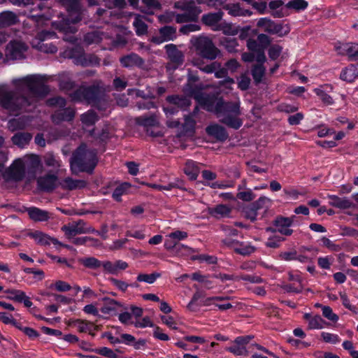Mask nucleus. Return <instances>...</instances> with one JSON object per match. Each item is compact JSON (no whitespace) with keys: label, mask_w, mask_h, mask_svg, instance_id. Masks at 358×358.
Wrapping results in <instances>:
<instances>
[{"label":"nucleus","mask_w":358,"mask_h":358,"mask_svg":"<svg viewBox=\"0 0 358 358\" xmlns=\"http://www.w3.org/2000/svg\"><path fill=\"white\" fill-rule=\"evenodd\" d=\"M12 83L16 87V92L0 87V104L13 115L31 110L37 101L49 92L44 77L40 75L15 78Z\"/></svg>","instance_id":"1"},{"label":"nucleus","mask_w":358,"mask_h":358,"mask_svg":"<svg viewBox=\"0 0 358 358\" xmlns=\"http://www.w3.org/2000/svg\"><path fill=\"white\" fill-rule=\"evenodd\" d=\"M194 96L199 104L206 110L215 113L221 123L234 129H238L243 125L240 101H224L201 93H196Z\"/></svg>","instance_id":"2"},{"label":"nucleus","mask_w":358,"mask_h":358,"mask_svg":"<svg viewBox=\"0 0 358 358\" xmlns=\"http://www.w3.org/2000/svg\"><path fill=\"white\" fill-rule=\"evenodd\" d=\"M96 163V152L87 149L86 145L82 144L73 152L71 158V170L75 174L79 172L92 173Z\"/></svg>","instance_id":"3"},{"label":"nucleus","mask_w":358,"mask_h":358,"mask_svg":"<svg viewBox=\"0 0 358 358\" xmlns=\"http://www.w3.org/2000/svg\"><path fill=\"white\" fill-rule=\"evenodd\" d=\"M175 8L182 10L181 13L175 15V20L178 23L196 22L201 10L194 5V0H180L175 3ZM174 16L173 13H166L159 17L163 22L171 21Z\"/></svg>","instance_id":"4"},{"label":"nucleus","mask_w":358,"mask_h":358,"mask_svg":"<svg viewBox=\"0 0 358 358\" xmlns=\"http://www.w3.org/2000/svg\"><path fill=\"white\" fill-rule=\"evenodd\" d=\"M224 13L218 10L215 13H209L205 14L201 17L202 22L208 27H210L213 31H222L224 34L228 35H234L237 34V30L232 27L231 24L226 22H221Z\"/></svg>","instance_id":"5"},{"label":"nucleus","mask_w":358,"mask_h":358,"mask_svg":"<svg viewBox=\"0 0 358 358\" xmlns=\"http://www.w3.org/2000/svg\"><path fill=\"white\" fill-rule=\"evenodd\" d=\"M191 42L196 53L202 58L213 60L219 54V50L208 37L203 36L194 37L192 38Z\"/></svg>","instance_id":"6"},{"label":"nucleus","mask_w":358,"mask_h":358,"mask_svg":"<svg viewBox=\"0 0 358 358\" xmlns=\"http://www.w3.org/2000/svg\"><path fill=\"white\" fill-rule=\"evenodd\" d=\"M47 104L50 106L59 107V110L55 111L52 115V121L59 123L61 121H71L75 116V110L72 108H64L66 100L60 96L49 99Z\"/></svg>","instance_id":"7"},{"label":"nucleus","mask_w":358,"mask_h":358,"mask_svg":"<svg viewBox=\"0 0 358 358\" xmlns=\"http://www.w3.org/2000/svg\"><path fill=\"white\" fill-rule=\"evenodd\" d=\"M26 172V184L36 178L37 171L42 169L41 160L37 155H27L20 158Z\"/></svg>","instance_id":"8"},{"label":"nucleus","mask_w":358,"mask_h":358,"mask_svg":"<svg viewBox=\"0 0 358 358\" xmlns=\"http://www.w3.org/2000/svg\"><path fill=\"white\" fill-rule=\"evenodd\" d=\"M70 96L73 101H86L88 103L96 104L100 96L99 89L95 86H82L71 94Z\"/></svg>","instance_id":"9"},{"label":"nucleus","mask_w":358,"mask_h":358,"mask_svg":"<svg viewBox=\"0 0 358 358\" xmlns=\"http://www.w3.org/2000/svg\"><path fill=\"white\" fill-rule=\"evenodd\" d=\"M26 172L20 158L13 161L11 165L3 172V177L7 181H26Z\"/></svg>","instance_id":"10"},{"label":"nucleus","mask_w":358,"mask_h":358,"mask_svg":"<svg viewBox=\"0 0 358 358\" xmlns=\"http://www.w3.org/2000/svg\"><path fill=\"white\" fill-rule=\"evenodd\" d=\"M66 55L73 59L77 65L88 66L99 64V59L91 55H86L80 47H76L66 52Z\"/></svg>","instance_id":"11"},{"label":"nucleus","mask_w":358,"mask_h":358,"mask_svg":"<svg viewBox=\"0 0 358 358\" xmlns=\"http://www.w3.org/2000/svg\"><path fill=\"white\" fill-rule=\"evenodd\" d=\"M62 231L68 238H71L76 235L90 233L94 231V229L87 227L86 223L82 220L71 222L62 227Z\"/></svg>","instance_id":"12"},{"label":"nucleus","mask_w":358,"mask_h":358,"mask_svg":"<svg viewBox=\"0 0 358 358\" xmlns=\"http://www.w3.org/2000/svg\"><path fill=\"white\" fill-rule=\"evenodd\" d=\"M27 45L21 41H10L6 45L5 55L8 59H21L24 58Z\"/></svg>","instance_id":"13"},{"label":"nucleus","mask_w":358,"mask_h":358,"mask_svg":"<svg viewBox=\"0 0 358 358\" xmlns=\"http://www.w3.org/2000/svg\"><path fill=\"white\" fill-rule=\"evenodd\" d=\"M105 5L108 9L99 8L96 14L97 15L99 20L103 22H110V17L113 15V12L110 10L113 8H122L126 5L125 0H104Z\"/></svg>","instance_id":"14"},{"label":"nucleus","mask_w":358,"mask_h":358,"mask_svg":"<svg viewBox=\"0 0 358 358\" xmlns=\"http://www.w3.org/2000/svg\"><path fill=\"white\" fill-rule=\"evenodd\" d=\"M53 36H55L53 32L42 31L38 34L36 41L32 42V45L34 48L38 49L41 52L55 53L57 51V48L52 43H44V41L52 37Z\"/></svg>","instance_id":"15"},{"label":"nucleus","mask_w":358,"mask_h":358,"mask_svg":"<svg viewBox=\"0 0 358 358\" xmlns=\"http://www.w3.org/2000/svg\"><path fill=\"white\" fill-rule=\"evenodd\" d=\"M165 50L171 61L166 67L168 70L176 69L183 63L184 55L175 45L168 44L165 46Z\"/></svg>","instance_id":"16"},{"label":"nucleus","mask_w":358,"mask_h":358,"mask_svg":"<svg viewBox=\"0 0 358 358\" xmlns=\"http://www.w3.org/2000/svg\"><path fill=\"white\" fill-rule=\"evenodd\" d=\"M187 237V232L180 230H174L166 236L164 248L167 250H173L174 248L180 245L179 241L185 240Z\"/></svg>","instance_id":"17"},{"label":"nucleus","mask_w":358,"mask_h":358,"mask_svg":"<svg viewBox=\"0 0 358 358\" xmlns=\"http://www.w3.org/2000/svg\"><path fill=\"white\" fill-rule=\"evenodd\" d=\"M336 49L339 55L348 56L350 60H358L357 43H343L338 46H336Z\"/></svg>","instance_id":"18"},{"label":"nucleus","mask_w":358,"mask_h":358,"mask_svg":"<svg viewBox=\"0 0 358 358\" xmlns=\"http://www.w3.org/2000/svg\"><path fill=\"white\" fill-rule=\"evenodd\" d=\"M58 177L55 173H48L37 178L38 187L44 191H51L57 187Z\"/></svg>","instance_id":"19"},{"label":"nucleus","mask_w":358,"mask_h":358,"mask_svg":"<svg viewBox=\"0 0 358 358\" xmlns=\"http://www.w3.org/2000/svg\"><path fill=\"white\" fill-rule=\"evenodd\" d=\"M303 319L308 323V329H322L329 326V323L326 322L320 315H311L305 313Z\"/></svg>","instance_id":"20"},{"label":"nucleus","mask_w":358,"mask_h":358,"mask_svg":"<svg viewBox=\"0 0 358 358\" xmlns=\"http://www.w3.org/2000/svg\"><path fill=\"white\" fill-rule=\"evenodd\" d=\"M128 266V264L126 262L120 259L114 262L110 261H104L103 270L106 273L117 275L120 271L125 270Z\"/></svg>","instance_id":"21"},{"label":"nucleus","mask_w":358,"mask_h":358,"mask_svg":"<svg viewBox=\"0 0 358 358\" xmlns=\"http://www.w3.org/2000/svg\"><path fill=\"white\" fill-rule=\"evenodd\" d=\"M18 22V16L15 13L9 10L0 13V28L13 26Z\"/></svg>","instance_id":"22"},{"label":"nucleus","mask_w":358,"mask_h":358,"mask_svg":"<svg viewBox=\"0 0 358 358\" xmlns=\"http://www.w3.org/2000/svg\"><path fill=\"white\" fill-rule=\"evenodd\" d=\"M43 160L45 165L51 168L52 171L57 172L62 166V161L59 157L52 152H47L43 156Z\"/></svg>","instance_id":"23"},{"label":"nucleus","mask_w":358,"mask_h":358,"mask_svg":"<svg viewBox=\"0 0 358 358\" xmlns=\"http://www.w3.org/2000/svg\"><path fill=\"white\" fill-rule=\"evenodd\" d=\"M206 130L208 135L215 137L219 141H223L228 138V134L226 129L222 126L217 124L207 127Z\"/></svg>","instance_id":"24"},{"label":"nucleus","mask_w":358,"mask_h":358,"mask_svg":"<svg viewBox=\"0 0 358 358\" xmlns=\"http://www.w3.org/2000/svg\"><path fill=\"white\" fill-rule=\"evenodd\" d=\"M340 78L348 83L353 82L358 78V64H350L344 68L341 72Z\"/></svg>","instance_id":"25"},{"label":"nucleus","mask_w":358,"mask_h":358,"mask_svg":"<svg viewBox=\"0 0 358 358\" xmlns=\"http://www.w3.org/2000/svg\"><path fill=\"white\" fill-rule=\"evenodd\" d=\"M28 236L33 238L37 244L41 245H50L51 243L54 244L58 243V241L50 237L48 235L40 231H35L28 234Z\"/></svg>","instance_id":"26"},{"label":"nucleus","mask_w":358,"mask_h":358,"mask_svg":"<svg viewBox=\"0 0 358 358\" xmlns=\"http://www.w3.org/2000/svg\"><path fill=\"white\" fill-rule=\"evenodd\" d=\"M29 217L35 222L47 221L50 218L48 211L36 207H30L27 209Z\"/></svg>","instance_id":"27"},{"label":"nucleus","mask_w":358,"mask_h":358,"mask_svg":"<svg viewBox=\"0 0 358 358\" xmlns=\"http://www.w3.org/2000/svg\"><path fill=\"white\" fill-rule=\"evenodd\" d=\"M208 213L216 218H222L229 217L231 208L227 205L219 204L215 207L208 208Z\"/></svg>","instance_id":"28"},{"label":"nucleus","mask_w":358,"mask_h":358,"mask_svg":"<svg viewBox=\"0 0 358 358\" xmlns=\"http://www.w3.org/2000/svg\"><path fill=\"white\" fill-rule=\"evenodd\" d=\"M324 88H329L330 91H332L333 87L329 85H325L323 86H320V87L315 88L313 90V92L315 94L319 97L321 101L327 105L331 106L333 105L334 101L333 98L327 92Z\"/></svg>","instance_id":"29"},{"label":"nucleus","mask_w":358,"mask_h":358,"mask_svg":"<svg viewBox=\"0 0 358 358\" xmlns=\"http://www.w3.org/2000/svg\"><path fill=\"white\" fill-rule=\"evenodd\" d=\"M329 205L340 209H348L351 208L352 203L346 197H338L336 195H328Z\"/></svg>","instance_id":"30"},{"label":"nucleus","mask_w":358,"mask_h":358,"mask_svg":"<svg viewBox=\"0 0 358 358\" xmlns=\"http://www.w3.org/2000/svg\"><path fill=\"white\" fill-rule=\"evenodd\" d=\"M132 15L134 17L133 26L136 34L138 36L145 34L148 31V26L145 24L146 17L138 14H133Z\"/></svg>","instance_id":"31"},{"label":"nucleus","mask_w":358,"mask_h":358,"mask_svg":"<svg viewBox=\"0 0 358 358\" xmlns=\"http://www.w3.org/2000/svg\"><path fill=\"white\" fill-rule=\"evenodd\" d=\"M120 62L124 67L141 66L143 64V60L135 53H131L121 57Z\"/></svg>","instance_id":"32"},{"label":"nucleus","mask_w":358,"mask_h":358,"mask_svg":"<svg viewBox=\"0 0 358 358\" xmlns=\"http://www.w3.org/2000/svg\"><path fill=\"white\" fill-rule=\"evenodd\" d=\"M87 185L86 181L83 180H75L71 178H66L61 183L62 188L69 190L82 189Z\"/></svg>","instance_id":"33"},{"label":"nucleus","mask_w":358,"mask_h":358,"mask_svg":"<svg viewBox=\"0 0 358 358\" xmlns=\"http://www.w3.org/2000/svg\"><path fill=\"white\" fill-rule=\"evenodd\" d=\"M32 138V135L28 132H18L12 137V142L19 148H24Z\"/></svg>","instance_id":"34"},{"label":"nucleus","mask_w":358,"mask_h":358,"mask_svg":"<svg viewBox=\"0 0 358 358\" xmlns=\"http://www.w3.org/2000/svg\"><path fill=\"white\" fill-rule=\"evenodd\" d=\"M59 85L61 90L69 92L72 90L75 83L69 73H62L59 75Z\"/></svg>","instance_id":"35"},{"label":"nucleus","mask_w":358,"mask_h":358,"mask_svg":"<svg viewBox=\"0 0 358 358\" xmlns=\"http://www.w3.org/2000/svg\"><path fill=\"white\" fill-rule=\"evenodd\" d=\"M184 172L189 179L195 180L200 172V169L196 162L189 160L185 164Z\"/></svg>","instance_id":"36"},{"label":"nucleus","mask_w":358,"mask_h":358,"mask_svg":"<svg viewBox=\"0 0 358 358\" xmlns=\"http://www.w3.org/2000/svg\"><path fill=\"white\" fill-rule=\"evenodd\" d=\"M257 26L262 29L264 31L268 33H277L279 27L272 20L268 18H260L257 22Z\"/></svg>","instance_id":"37"},{"label":"nucleus","mask_w":358,"mask_h":358,"mask_svg":"<svg viewBox=\"0 0 358 358\" xmlns=\"http://www.w3.org/2000/svg\"><path fill=\"white\" fill-rule=\"evenodd\" d=\"M159 34L162 37V40L159 41L156 38H154L153 41L160 43L171 41L176 37V29L172 27H164L160 29Z\"/></svg>","instance_id":"38"},{"label":"nucleus","mask_w":358,"mask_h":358,"mask_svg":"<svg viewBox=\"0 0 358 358\" xmlns=\"http://www.w3.org/2000/svg\"><path fill=\"white\" fill-rule=\"evenodd\" d=\"M103 301L104 303L101 308V311L103 314H111L115 312L120 306L119 302L110 298H103Z\"/></svg>","instance_id":"39"},{"label":"nucleus","mask_w":358,"mask_h":358,"mask_svg":"<svg viewBox=\"0 0 358 358\" xmlns=\"http://www.w3.org/2000/svg\"><path fill=\"white\" fill-rule=\"evenodd\" d=\"M105 38H106V35L105 34L99 31H94L85 34L84 41L87 44L90 45L93 43H99Z\"/></svg>","instance_id":"40"},{"label":"nucleus","mask_w":358,"mask_h":358,"mask_svg":"<svg viewBox=\"0 0 358 358\" xmlns=\"http://www.w3.org/2000/svg\"><path fill=\"white\" fill-rule=\"evenodd\" d=\"M79 262L86 268L91 269H97L100 267L103 268V262H101L94 257L81 258L79 259Z\"/></svg>","instance_id":"41"},{"label":"nucleus","mask_w":358,"mask_h":358,"mask_svg":"<svg viewBox=\"0 0 358 358\" xmlns=\"http://www.w3.org/2000/svg\"><path fill=\"white\" fill-rule=\"evenodd\" d=\"M98 119L96 113L92 110L87 111L80 116V121L84 127L94 125Z\"/></svg>","instance_id":"42"},{"label":"nucleus","mask_w":358,"mask_h":358,"mask_svg":"<svg viewBox=\"0 0 358 358\" xmlns=\"http://www.w3.org/2000/svg\"><path fill=\"white\" fill-rule=\"evenodd\" d=\"M255 251V248L248 242L238 241V245L235 248V252L246 256L250 255Z\"/></svg>","instance_id":"43"},{"label":"nucleus","mask_w":358,"mask_h":358,"mask_svg":"<svg viewBox=\"0 0 358 358\" xmlns=\"http://www.w3.org/2000/svg\"><path fill=\"white\" fill-rule=\"evenodd\" d=\"M198 79L199 78L197 76H193V75H189V78H188V83L187 84V87L185 89L186 93L189 96L194 97V99L195 100H196V98H195L194 95L196 93H201L202 94H205L204 93H203L201 91V88L199 89V88H197V87H193V86H192L193 83H195L196 81H197Z\"/></svg>","instance_id":"44"},{"label":"nucleus","mask_w":358,"mask_h":358,"mask_svg":"<svg viewBox=\"0 0 358 358\" xmlns=\"http://www.w3.org/2000/svg\"><path fill=\"white\" fill-rule=\"evenodd\" d=\"M192 64L197 66L201 71L207 73L214 72L219 67V64L217 62H213L210 64L203 66L200 59H193Z\"/></svg>","instance_id":"45"},{"label":"nucleus","mask_w":358,"mask_h":358,"mask_svg":"<svg viewBox=\"0 0 358 358\" xmlns=\"http://www.w3.org/2000/svg\"><path fill=\"white\" fill-rule=\"evenodd\" d=\"M7 294L6 298L17 302H22L24 296V292L20 289H8L4 291Z\"/></svg>","instance_id":"46"},{"label":"nucleus","mask_w":358,"mask_h":358,"mask_svg":"<svg viewBox=\"0 0 358 358\" xmlns=\"http://www.w3.org/2000/svg\"><path fill=\"white\" fill-rule=\"evenodd\" d=\"M168 100L169 102L182 108H186L190 105L189 99L186 96H172L168 97Z\"/></svg>","instance_id":"47"},{"label":"nucleus","mask_w":358,"mask_h":358,"mask_svg":"<svg viewBox=\"0 0 358 358\" xmlns=\"http://www.w3.org/2000/svg\"><path fill=\"white\" fill-rule=\"evenodd\" d=\"M224 9L228 11V13L232 16H242L245 15L247 11L241 8L239 4H227Z\"/></svg>","instance_id":"48"},{"label":"nucleus","mask_w":358,"mask_h":358,"mask_svg":"<svg viewBox=\"0 0 358 358\" xmlns=\"http://www.w3.org/2000/svg\"><path fill=\"white\" fill-rule=\"evenodd\" d=\"M227 350L238 356L245 355L247 354L246 348L240 343H237L236 340L230 347L227 348Z\"/></svg>","instance_id":"49"},{"label":"nucleus","mask_w":358,"mask_h":358,"mask_svg":"<svg viewBox=\"0 0 358 358\" xmlns=\"http://www.w3.org/2000/svg\"><path fill=\"white\" fill-rule=\"evenodd\" d=\"M171 251L173 252L176 255L179 256H187L195 252L193 248L184 244L179 245L178 247L174 248V249Z\"/></svg>","instance_id":"50"},{"label":"nucleus","mask_w":358,"mask_h":358,"mask_svg":"<svg viewBox=\"0 0 358 358\" xmlns=\"http://www.w3.org/2000/svg\"><path fill=\"white\" fill-rule=\"evenodd\" d=\"M137 122L145 127L155 126L157 124L158 121L155 115L141 116L137 118Z\"/></svg>","instance_id":"51"},{"label":"nucleus","mask_w":358,"mask_h":358,"mask_svg":"<svg viewBox=\"0 0 358 358\" xmlns=\"http://www.w3.org/2000/svg\"><path fill=\"white\" fill-rule=\"evenodd\" d=\"M308 5V2L305 0H292L287 3V7L296 10H301L306 9Z\"/></svg>","instance_id":"52"},{"label":"nucleus","mask_w":358,"mask_h":358,"mask_svg":"<svg viewBox=\"0 0 358 358\" xmlns=\"http://www.w3.org/2000/svg\"><path fill=\"white\" fill-rule=\"evenodd\" d=\"M265 69L262 64L255 65L252 70V75L257 83H259L264 75Z\"/></svg>","instance_id":"53"},{"label":"nucleus","mask_w":358,"mask_h":358,"mask_svg":"<svg viewBox=\"0 0 358 358\" xmlns=\"http://www.w3.org/2000/svg\"><path fill=\"white\" fill-rule=\"evenodd\" d=\"M159 276L160 275L159 273H140L137 276V280L138 282H144L148 284H152Z\"/></svg>","instance_id":"54"},{"label":"nucleus","mask_w":358,"mask_h":358,"mask_svg":"<svg viewBox=\"0 0 358 358\" xmlns=\"http://www.w3.org/2000/svg\"><path fill=\"white\" fill-rule=\"evenodd\" d=\"M322 315L327 320L336 322L338 320V316L333 312L330 306H322Z\"/></svg>","instance_id":"55"},{"label":"nucleus","mask_w":358,"mask_h":358,"mask_svg":"<svg viewBox=\"0 0 358 358\" xmlns=\"http://www.w3.org/2000/svg\"><path fill=\"white\" fill-rule=\"evenodd\" d=\"M322 340L327 343L336 344L340 342L339 336L337 334L323 331L321 333Z\"/></svg>","instance_id":"56"},{"label":"nucleus","mask_w":358,"mask_h":358,"mask_svg":"<svg viewBox=\"0 0 358 358\" xmlns=\"http://www.w3.org/2000/svg\"><path fill=\"white\" fill-rule=\"evenodd\" d=\"M205 3L209 8L221 10V8L224 9V6L227 5V0H206Z\"/></svg>","instance_id":"57"},{"label":"nucleus","mask_w":358,"mask_h":358,"mask_svg":"<svg viewBox=\"0 0 358 358\" xmlns=\"http://www.w3.org/2000/svg\"><path fill=\"white\" fill-rule=\"evenodd\" d=\"M222 45L228 52H234L236 51L238 43L234 38H225L222 41Z\"/></svg>","instance_id":"58"},{"label":"nucleus","mask_w":358,"mask_h":358,"mask_svg":"<svg viewBox=\"0 0 358 358\" xmlns=\"http://www.w3.org/2000/svg\"><path fill=\"white\" fill-rule=\"evenodd\" d=\"M293 222L292 217H279L275 220V225L278 229L280 227H289Z\"/></svg>","instance_id":"59"},{"label":"nucleus","mask_w":358,"mask_h":358,"mask_svg":"<svg viewBox=\"0 0 358 358\" xmlns=\"http://www.w3.org/2000/svg\"><path fill=\"white\" fill-rule=\"evenodd\" d=\"M285 240L284 238L279 235H274L270 237L266 243V245L268 248H275L279 247L280 243Z\"/></svg>","instance_id":"60"},{"label":"nucleus","mask_w":358,"mask_h":358,"mask_svg":"<svg viewBox=\"0 0 358 358\" xmlns=\"http://www.w3.org/2000/svg\"><path fill=\"white\" fill-rule=\"evenodd\" d=\"M255 197V195L250 189H248L245 191H240L237 194V198L244 201H252Z\"/></svg>","instance_id":"61"},{"label":"nucleus","mask_w":358,"mask_h":358,"mask_svg":"<svg viewBox=\"0 0 358 358\" xmlns=\"http://www.w3.org/2000/svg\"><path fill=\"white\" fill-rule=\"evenodd\" d=\"M109 281L113 286H115L117 289L122 292H125L127 289V288L130 286V285H129L126 282L114 278H109Z\"/></svg>","instance_id":"62"},{"label":"nucleus","mask_w":358,"mask_h":358,"mask_svg":"<svg viewBox=\"0 0 358 358\" xmlns=\"http://www.w3.org/2000/svg\"><path fill=\"white\" fill-rule=\"evenodd\" d=\"M97 354L108 357V358H117V355L111 349L103 347L94 350Z\"/></svg>","instance_id":"63"},{"label":"nucleus","mask_w":358,"mask_h":358,"mask_svg":"<svg viewBox=\"0 0 358 358\" xmlns=\"http://www.w3.org/2000/svg\"><path fill=\"white\" fill-rule=\"evenodd\" d=\"M282 48L277 44L271 45L268 49V56L271 59H276L282 52Z\"/></svg>","instance_id":"64"}]
</instances>
